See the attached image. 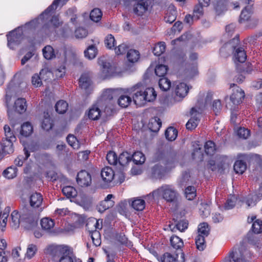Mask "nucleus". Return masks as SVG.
I'll list each match as a JSON object with an SVG mask.
<instances>
[{"instance_id":"nucleus-1","label":"nucleus","mask_w":262,"mask_h":262,"mask_svg":"<svg viewBox=\"0 0 262 262\" xmlns=\"http://www.w3.org/2000/svg\"><path fill=\"white\" fill-rule=\"evenodd\" d=\"M11 226L14 229L19 227L20 222H26L30 225V227L37 224V218L34 215L33 211L28 207H25L20 211V213L16 210L11 213Z\"/></svg>"},{"instance_id":"nucleus-2","label":"nucleus","mask_w":262,"mask_h":262,"mask_svg":"<svg viewBox=\"0 0 262 262\" xmlns=\"http://www.w3.org/2000/svg\"><path fill=\"white\" fill-rule=\"evenodd\" d=\"M238 36L236 35L229 42H227L220 49V53L222 56H225L224 54L225 52H227L228 54L234 51V57L235 60L239 62H244L247 59V55L245 50L239 46Z\"/></svg>"},{"instance_id":"nucleus-3","label":"nucleus","mask_w":262,"mask_h":262,"mask_svg":"<svg viewBox=\"0 0 262 262\" xmlns=\"http://www.w3.org/2000/svg\"><path fill=\"white\" fill-rule=\"evenodd\" d=\"M161 194L163 198L168 202L175 203L177 201L178 193L174 187L169 185H164L158 189L154 190L152 193L148 195V197L154 199Z\"/></svg>"},{"instance_id":"nucleus-4","label":"nucleus","mask_w":262,"mask_h":262,"mask_svg":"<svg viewBox=\"0 0 262 262\" xmlns=\"http://www.w3.org/2000/svg\"><path fill=\"white\" fill-rule=\"evenodd\" d=\"M68 1V0H54L52 4L49 6L38 18L26 23L25 25L26 27L30 28H35L37 26V24L45 23L49 18L51 11L56 9L59 3H61L63 5Z\"/></svg>"},{"instance_id":"nucleus-5","label":"nucleus","mask_w":262,"mask_h":262,"mask_svg":"<svg viewBox=\"0 0 262 262\" xmlns=\"http://www.w3.org/2000/svg\"><path fill=\"white\" fill-rule=\"evenodd\" d=\"M124 93L132 95L133 101L137 106H141L146 102L142 84L140 83L125 89Z\"/></svg>"},{"instance_id":"nucleus-6","label":"nucleus","mask_w":262,"mask_h":262,"mask_svg":"<svg viewBox=\"0 0 262 262\" xmlns=\"http://www.w3.org/2000/svg\"><path fill=\"white\" fill-rule=\"evenodd\" d=\"M53 254L60 257L59 262H74V255L71 248L65 245L56 246L52 248Z\"/></svg>"},{"instance_id":"nucleus-7","label":"nucleus","mask_w":262,"mask_h":262,"mask_svg":"<svg viewBox=\"0 0 262 262\" xmlns=\"http://www.w3.org/2000/svg\"><path fill=\"white\" fill-rule=\"evenodd\" d=\"M198 55L196 53H192L190 54L189 61L186 63L184 71V76L185 78H192L198 74Z\"/></svg>"},{"instance_id":"nucleus-8","label":"nucleus","mask_w":262,"mask_h":262,"mask_svg":"<svg viewBox=\"0 0 262 262\" xmlns=\"http://www.w3.org/2000/svg\"><path fill=\"white\" fill-rule=\"evenodd\" d=\"M250 257V253L247 250L244 252L242 249H234L229 253L228 257H226L224 262H244L247 258Z\"/></svg>"},{"instance_id":"nucleus-9","label":"nucleus","mask_w":262,"mask_h":262,"mask_svg":"<svg viewBox=\"0 0 262 262\" xmlns=\"http://www.w3.org/2000/svg\"><path fill=\"white\" fill-rule=\"evenodd\" d=\"M120 90L118 89H108L104 91L100 98L97 100L98 105H103L106 108L111 103L113 99L117 97Z\"/></svg>"},{"instance_id":"nucleus-10","label":"nucleus","mask_w":262,"mask_h":262,"mask_svg":"<svg viewBox=\"0 0 262 262\" xmlns=\"http://www.w3.org/2000/svg\"><path fill=\"white\" fill-rule=\"evenodd\" d=\"M126 3L133 4V11L138 15H142L151 4V0H126Z\"/></svg>"},{"instance_id":"nucleus-11","label":"nucleus","mask_w":262,"mask_h":262,"mask_svg":"<svg viewBox=\"0 0 262 262\" xmlns=\"http://www.w3.org/2000/svg\"><path fill=\"white\" fill-rule=\"evenodd\" d=\"M4 130L5 137L3 139V141L7 144L6 151L8 154H10L14 151L13 143L15 142L16 138L9 125H5Z\"/></svg>"},{"instance_id":"nucleus-12","label":"nucleus","mask_w":262,"mask_h":262,"mask_svg":"<svg viewBox=\"0 0 262 262\" xmlns=\"http://www.w3.org/2000/svg\"><path fill=\"white\" fill-rule=\"evenodd\" d=\"M98 63L100 67V75L102 78L105 79L112 75L113 67L104 57L98 58Z\"/></svg>"},{"instance_id":"nucleus-13","label":"nucleus","mask_w":262,"mask_h":262,"mask_svg":"<svg viewBox=\"0 0 262 262\" xmlns=\"http://www.w3.org/2000/svg\"><path fill=\"white\" fill-rule=\"evenodd\" d=\"M165 165V167H163L159 164H156L155 166H154L151 168V175L152 177L156 179H161L165 176V173L167 171L169 170L170 168L175 166L174 161H172L171 162H170V166L168 165V162H167Z\"/></svg>"},{"instance_id":"nucleus-14","label":"nucleus","mask_w":262,"mask_h":262,"mask_svg":"<svg viewBox=\"0 0 262 262\" xmlns=\"http://www.w3.org/2000/svg\"><path fill=\"white\" fill-rule=\"evenodd\" d=\"M65 73V67L62 66L59 68L55 69L53 72L47 70H42L40 71V75L42 79H45V81H47L49 79L51 80V76H55V79L61 78L64 75Z\"/></svg>"},{"instance_id":"nucleus-15","label":"nucleus","mask_w":262,"mask_h":262,"mask_svg":"<svg viewBox=\"0 0 262 262\" xmlns=\"http://www.w3.org/2000/svg\"><path fill=\"white\" fill-rule=\"evenodd\" d=\"M22 31L19 29H15L7 35L8 46L10 49H13L15 45L19 43L22 39Z\"/></svg>"},{"instance_id":"nucleus-16","label":"nucleus","mask_w":262,"mask_h":262,"mask_svg":"<svg viewBox=\"0 0 262 262\" xmlns=\"http://www.w3.org/2000/svg\"><path fill=\"white\" fill-rule=\"evenodd\" d=\"M235 87L230 98L231 102L235 105L240 104L245 97L244 91L234 83L231 84L230 88Z\"/></svg>"},{"instance_id":"nucleus-17","label":"nucleus","mask_w":262,"mask_h":262,"mask_svg":"<svg viewBox=\"0 0 262 262\" xmlns=\"http://www.w3.org/2000/svg\"><path fill=\"white\" fill-rule=\"evenodd\" d=\"M158 259L160 262H184L185 257L184 253L180 251L176 254V257L169 253L166 252Z\"/></svg>"},{"instance_id":"nucleus-18","label":"nucleus","mask_w":262,"mask_h":262,"mask_svg":"<svg viewBox=\"0 0 262 262\" xmlns=\"http://www.w3.org/2000/svg\"><path fill=\"white\" fill-rule=\"evenodd\" d=\"M79 86L83 89L86 93H90L93 89L91 77L89 73H84L81 75L79 80Z\"/></svg>"},{"instance_id":"nucleus-19","label":"nucleus","mask_w":262,"mask_h":262,"mask_svg":"<svg viewBox=\"0 0 262 262\" xmlns=\"http://www.w3.org/2000/svg\"><path fill=\"white\" fill-rule=\"evenodd\" d=\"M76 181L81 187H88L92 183L91 176L86 170H81L77 175Z\"/></svg>"},{"instance_id":"nucleus-20","label":"nucleus","mask_w":262,"mask_h":262,"mask_svg":"<svg viewBox=\"0 0 262 262\" xmlns=\"http://www.w3.org/2000/svg\"><path fill=\"white\" fill-rule=\"evenodd\" d=\"M191 118L188 120L186 124L187 129L192 130L194 129L198 125L200 122V114L198 112L195 107L191 108L190 111Z\"/></svg>"},{"instance_id":"nucleus-21","label":"nucleus","mask_w":262,"mask_h":262,"mask_svg":"<svg viewBox=\"0 0 262 262\" xmlns=\"http://www.w3.org/2000/svg\"><path fill=\"white\" fill-rule=\"evenodd\" d=\"M244 1L245 4H247L248 5L242 11L239 17V22L241 23L248 20L252 12V4H251V3L253 0H244Z\"/></svg>"},{"instance_id":"nucleus-22","label":"nucleus","mask_w":262,"mask_h":262,"mask_svg":"<svg viewBox=\"0 0 262 262\" xmlns=\"http://www.w3.org/2000/svg\"><path fill=\"white\" fill-rule=\"evenodd\" d=\"M105 107L103 105L100 106L98 104V101L97 103L93 105L89 110L88 113V116L90 119L96 120H98L101 114V110L105 109Z\"/></svg>"},{"instance_id":"nucleus-23","label":"nucleus","mask_w":262,"mask_h":262,"mask_svg":"<svg viewBox=\"0 0 262 262\" xmlns=\"http://www.w3.org/2000/svg\"><path fill=\"white\" fill-rule=\"evenodd\" d=\"M177 11L173 5H170L165 13L164 20L167 23L171 24L175 21L177 18Z\"/></svg>"},{"instance_id":"nucleus-24","label":"nucleus","mask_w":262,"mask_h":262,"mask_svg":"<svg viewBox=\"0 0 262 262\" xmlns=\"http://www.w3.org/2000/svg\"><path fill=\"white\" fill-rule=\"evenodd\" d=\"M114 176V171L109 167H105L101 170V177L104 182L110 183L113 180Z\"/></svg>"},{"instance_id":"nucleus-25","label":"nucleus","mask_w":262,"mask_h":262,"mask_svg":"<svg viewBox=\"0 0 262 262\" xmlns=\"http://www.w3.org/2000/svg\"><path fill=\"white\" fill-rule=\"evenodd\" d=\"M189 88L184 82H180L177 84L175 88V93L177 96L184 98L187 94Z\"/></svg>"},{"instance_id":"nucleus-26","label":"nucleus","mask_w":262,"mask_h":262,"mask_svg":"<svg viewBox=\"0 0 262 262\" xmlns=\"http://www.w3.org/2000/svg\"><path fill=\"white\" fill-rule=\"evenodd\" d=\"M42 200L43 198L40 193H34L30 198V205L33 208H38L41 205Z\"/></svg>"},{"instance_id":"nucleus-27","label":"nucleus","mask_w":262,"mask_h":262,"mask_svg":"<svg viewBox=\"0 0 262 262\" xmlns=\"http://www.w3.org/2000/svg\"><path fill=\"white\" fill-rule=\"evenodd\" d=\"M15 111L19 114H22L27 110V102L25 98H19L16 100L14 103Z\"/></svg>"},{"instance_id":"nucleus-28","label":"nucleus","mask_w":262,"mask_h":262,"mask_svg":"<svg viewBox=\"0 0 262 262\" xmlns=\"http://www.w3.org/2000/svg\"><path fill=\"white\" fill-rule=\"evenodd\" d=\"M125 89L123 91L125 92ZM123 93L124 94L121 95L119 96L118 99V103L122 107H126L132 102V99L127 95L128 94L124 93V92Z\"/></svg>"},{"instance_id":"nucleus-29","label":"nucleus","mask_w":262,"mask_h":262,"mask_svg":"<svg viewBox=\"0 0 262 262\" xmlns=\"http://www.w3.org/2000/svg\"><path fill=\"white\" fill-rule=\"evenodd\" d=\"M53 125V121L51 120L49 113L44 112L43 119L41 122L42 128L48 131L52 128Z\"/></svg>"},{"instance_id":"nucleus-30","label":"nucleus","mask_w":262,"mask_h":262,"mask_svg":"<svg viewBox=\"0 0 262 262\" xmlns=\"http://www.w3.org/2000/svg\"><path fill=\"white\" fill-rule=\"evenodd\" d=\"M33 132V127L29 122L24 123L21 126V130L20 132V136L27 137L29 136ZM21 140V137L20 138Z\"/></svg>"},{"instance_id":"nucleus-31","label":"nucleus","mask_w":262,"mask_h":262,"mask_svg":"<svg viewBox=\"0 0 262 262\" xmlns=\"http://www.w3.org/2000/svg\"><path fill=\"white\" fill-rule=\"evenodd\" d=\"M199 142V141H196L193 144L194 149L192 153V157L194 159H198L202 161L203 160V154L202 151V147L198 144Z\"/></svg>"},{"instance_id":"nucleus-32","label":"nucleus","mask_w":262,"mask_h":262,"mask_svg":"<svg viewBox=\"0 0 262 262\" xmlns=\"http://www.w3.org/2000/svg\"><path fill=\"white\" fill-rule=\"evenodd\" d=\"M132 161L131 154L128 152H123L121 153L119 158L118 163L122 166H126L129 162Z\"/></svg>"},{"instance_id":"nucleus-33","label":"nucleus","mask_w":262,"mask_h":262,"mask_svg":"<svg viewBox=\"0 0 262 262\" xmlns=\"http://www.w3.org/2000/svg\"><path fill=\"white\" fill-rule=\"evenodd\" d=\"M162 125V122L158 118L151 119L148 124V127L152 132H158Z\"/></svg>"},{"instance_id":"nucleus-34","label":"nucleus","mask_w":262,"mask_h":262,"mask_svg":"<svg viewBox=\"0 0 262 262\" xmlns=\"http://www.w3.org/2000/svg\"><path fill=\"white\" fill-rule=\"evenodd\" d=\"M132 161L137 165H141L144 163L145 157L144 155L140 151H136L131 155Z\"/></svg>"},{"instance_id":"nucleus-35","label":"nucleus","mask_w":262,"mask_h":262,"mask_svg":"<svg viewBox=\"0 0 262 262\" xmlns=\"http://www.w3.org/2000/svg\"><path fill=\"white\" fill-rule=\"evenodd\" d=\"M144 93L146 102H151L155 100L157 97V93L152 88H148L144 90Z\"/></svg>"},{"instance_id":"nucleus-36","label":"nucleus","mask_w":262,"mask_h":262,"mask_svg":"<svg viewBox=\"0 0 262 262\" xmlns=\"http://www.w3.org/2000/svg\"><path fill=\"white\" fill-rule=\"evenodd\" d=\"M247 164L243 160H237L234 164V170L237 173L242 174L246 170Z\"/></svg>"},{"instance_id":"nucleus-37","label":"nucleus","mask_w":262,"mask_h":262,"mask_svg":"<svg viewBox=\"0 0 262 262\" xmlns=\"http://www.w3.org/2000/svg\"><path fill=\"white\" fill-rule=\"evenodd\" d=\"M126 57L129 62L135 63L139 59L140 54L138 51L130 49L127 51Z\"/></svg>"},{"instance_id":"nucleus-38","label":"nucleus","mask_w":262,"mask_h":262,"mask_svg":"<svg viewBox=\"0 0 262 262\" xmlns=\"http://www.w3.org/2000/svg\"><path fill=\"white\" fill-rule=\"evenodd\" d=\"M42 228L46 231H50L54 226L55 223L53 220L48 217L42 219L40 221Z\"/></svg>"},{"instance_id":"nucleus-39","label":"nucleus","mask_w":262,"mask_h":262,"mask_svg":"<svg viewBox=\"0 0 262 262\" xmlns=\"http://www.w3.org/2000/svg\"><path fill=\"white\" fill-rule=\"evenodd\" d=\"M62 191L63 194L68 198H74L77 195V192L75 188L70 186L64 187L62 189Z\"/></svg>"},{"instance_id":"nucleus-40","label":"nucleus","mask_w":262,"mask_h":262,"mask_svg":"<svg viewBox=\"0 0 262 262\" xmlns=\"http://www.w3.org/2000/svg\"><path fill=\"white\" fill-rule=\"evenodd\" d=\"M84 53L86 58L89 59H92L96 56L97 54V49L95 45H91L84 51Z\"/></svg>"},{"instance_id":"nucleus-41","label":"nucleus","mask_w":262,"mask_h":262,"mask_svg":"<svg viewBox=\"0 0 262 262\" xmlns=\"http://www.w3.org/2000/svg\"><path fill=\"white\" fill-rule=\"evenodd\" d=\"M214 8L216 12L221 13L226 10V7L228 4L227 0H215L213 2Z\"/></svg>"},{"instance_id":"nucleus-42","label":"nucleus","mask_w":262,"mask_h":262,"mask_svg":"<svg viewBox=\"0 0 262 262\" xmlns=\"http://www.w3.org/2000/svg\"><path fill=\"white\" fill-rule=\"evenodd\" d=\"M17 169L15 167L10 166L3 172L4 176L9 179H13L17 176Z\"/></svg>"},{"instance_id":"nucleus-43","label":"nucleus","mask_w":262,"mask_h":262,"mask_svg":"<svg viewBox=\"0 0 262 262\" xmlns=\"http://www.w3.org/2000/svg\"><path fill=\"white\" fill-rule=\"evenodd\" d=\"M165 135L168 140L173 141L177 137V130L173 127H169L166 130Z\"/></svg>"},{"instance_id":"nucleus-44","label":"nucleus","mask_w":262,"mask_h":262,"mask_svg":"<svg viewBox=\"0 0 262 262\" xmlns=\"http://www.w3.org/2000/svg\"><path fill=\"white\" fill-rule=\"evenodd\" d=\"M159 86L161 90L167 91L171 87V82L168 78L164 77L159 80Z\"/></svg>"},{"instance_id":"nucleus-45","label":"nucleus","mask_w":262,"mask_h":262,"mask_svg":"<svg viewBox=\"0 0 262 262\" xmlns=\"http://www.w3.org/2000/svg\"><path fill=\"white\" fill-rule=\"evenodd\" d=\"M44 57L48 59H51L55 57L54 50L51 46H47L42 49Z\"/></svg>"},{"instance_id":"nucleus-46","label":"nucleus","mask_w":262,"mask_h":262,"mask_svg":"<svg viewBox=\"0 0 262 262\" xmlns=\"http://www.w3.org/2000/svg\"><path fill=\"white\" fill-rule=\"evenodd\" d=\"M170 242L171 246L174 249L179 250L183 246L182 239L177 236H172Z\"/></svg>"},{"instance_id":"nucleus-47","label":"nucleus","mask_w":262,"mask_h":262,"mask_svg":"<svg viewBox=\"0 0 262 262\" xmlns=\"http://www.w3.org/2000/svg\"><path fill=\"white\" fill-rule=\"evenodd\" d=\"M68 107V104L63 100L58 101L55 105L56 111L59 114H64L66 112Z\"/></svg>"},{"instance_id":"nucleus-48","label":"nucleus","mask_w":262,"mask_h":262,"mask_svg":"<svg viewBox=\"0 0 262 262\" xmlns=\"http://www.w3.org/2000/svg\"><path fill=\"white\" fill-rule=\"evenodd\" d=\"M144 200L140 199H136L132 203V207L136 210L142 211L145 208Z\"/></svg>"},{"instance_id":"nucleus-49","label":"nucleus","mask_w":262,"mask_h":262,"mask_svg":"<svg viewBox=\"0 0 262 262\" xmlns=\"http://www.w3.org/2000/svg\"><path fill=\"white\" fill-rule=\"evenodd\" d=\"M205 237L203 235H198L195 239L196 248L200 251H203L206 247L205 241Z\"/></svg>"},{"instance_id":"nucleus-50","label":"nucleus","mask_w":262,"mask_h":262,"mask_svg":"<svg viewBox=\"0 0 262 262\" xmlns=\"http://www.w3.org/2000/svg\"><path fill=\"white\" fill-rule=\"evenodd\" d=\"M209 229L208 225L206 223L200 224L198 226V235H203V237H207L209 234Z\"/></svg>"},{"instance_id":"nucleus-51","label":"nucleus","mask_w":262,"mask_h":262,"mask_svg":"<svg viewBox=\"0 0 262 262\" xmlns=\"http://www.w3.org/2000/svg\"><path fill=\"white\" fill-rule=\"evenodd\" d=\"M166 45L164 42H160L154 48L153 53L156 56H160L165 51Z\"/></svg>"},{"instance_id":"nucleus-52","label":"nucleus","mask_w":262,"mask_h":262,"mask_svg":"<svg viewBox=\"0 0 262 262\" xmlns=\"http://www.w3.org/2000/svg\"><path fill=\"white\" fill-rule=\"evenodd\" d=\"M243 204L246 205V208H248L254 206L256 202L252 194H249L247 196L244 198L242 200Z\"/></svg>"},{"instance_id":"nucleus-53","label":"nucleus","mask_w":262,"mask_h":262,"mask_svg":"<svg viewBox=\"0 0 262 262\" xmlns=\"http://www.w3.org/2000/svg\"><path fill=\"white\" fill-rule=\"evenodd\" d=\"M24 150L25 151V156L23 155L18 156L14 160V164L17 166H21L23 165L25 160H27L30 156V154L28 150H26V147H25Z\"/></svg>"},{"instance_id":"nucleus-54","label":"nucleus","mask_w":262,"mask_h":262,"mask_svg":"<svg viewBox=\"0 0 262 262\" xmlns=\"http://www.w3.org/2000/svg\"><path fill=\"white\" fill-rule=\"evenodd\" d=\"M205 151L208 155H213L215 151V144L211 141L206 142L204 145Z\"/></svg>"},{"instance_id":"nucleus-55","label":"nucleus","mask_w":262,"mask_h":262,"mask_svg":"<svg viewBox=\"0 0 262 262\" xmlns=\"http://www.w3.org/2000/svg\"><path fill=\"white\" fill-rule=\"evenodd\" d=\"M168 68L166 66L163 64H159L156 66L155 72L157 76L164 77L167 73Z\"/></svg>"},{"instance_id":"nucleus-56","label":"nucleus","mask_w":262,"mask_h":262,"mask_svg":"<svg viewBox=\"0 0 262 262\" xmlns=\"http://www.w3.org/2000/svg\"><path fill=\"white\" fill-rule=\"evenodd\" d=\"M102 15L101 10L98 8H95L91 11L90 17L93 21L98 22L101 19Z\"/></svg>"},{"instance_id":"nucleus-57","label":"nucleus","mask_w":262,"mask_h":262,"mask_svg":"<svg viewBox=\"0 0 262 262\" xmlns=\"http://www.w3.org/2000/svg\"><path fill=\"white\" fill-rule=\"evenodd\" d=\"M89 233L91 235L93 244L96 247L100 246L101 244V238L99 232L95 230Z\"/></svg>"},{"instance_id":"nucleus-58","label":"nucleus","mask_w":262,"mask_h":262,"mask_svg":"<svg viewBox=\"0 0 262 262\" xmlns=\"http://www.w3.org/2000/svg\"><path fill=\"white\" fill-rule=\"evenodd\" d=\"M114 204V202H106V201L103 200L100 202L99 205L97 206V208L99 212H103L105 210L113 207Z\"/></svg>"},{"instance_id":"nucleus-59","label":"nucleus","mask_w":262,"mask_h":262,"mask_svg":"<svg viewBox=\"0 0 262 262\" xmlns=\"http://www.w3.org/2000/svg\"><path fill=\"white\" fill-rule=\"evenodd\" d=\"M106 160L111 165H116L118 162V158L116 154L112 151H109L106 155Z\"/></svg>"},{"instance_id":"nucleus-60","label":"nucleus","mask_w":262,"mask_h":262,"mask_svg":"<svg viewBox=\"0 0 262 262\" xmlns=\"http://www.w3.org/2000/svg\"><path fill=\"white\" fill-rule=\"evenodd\" d=\"M116 239L121 244L129 246L131 245V242L128 241L125 234L122 233H117L115 236Z\"/></svg>"},{"instance_id":"nucleus-61","label":"nucleus","mask_w":262,"mask_h":262,"mask_svg":"<svg viewBox=\"0 0 262 262\" xmlns=\"http://www.w3.org/2000/svg\"><path fill=\"white\" fill-rule=\"evenodd\" d=\"M116 40L114 36L112 34H108L105 38L104 43L105 46L110 49H113L115 45Z\"/></svg>"},{"instance_id":"nucleus-62","label":"nucleus","mask_w":262,"mask_h":262,"mask_svg":"<svg viewBox=\"0 0 262 262\" xmlns=\"http://www.w3.org/2000/svg\"><path fill=\"white\" fill-rule=\"evenodd\" d=\"M185 194L188 200H193L196 196L195 188L193 186H188L185 189Z\"/></svg>"},{"instance_id":"nucleus-63","label":"nucleus","mask_w":262,"mask_h":262,"mask_svg":"<svg viewBox=\"0 0 262 262\" xmlns=\"http://www.w3.org/2000/svg\"><path fill=\"white\" fill-rule=\"evenodd\" d=\"M210 213V206L207 204H201L200 214L204 217H207Z\"/></svg>"},{"instance_id":"nucleus-64","label":"nucleus","mask_w":262,"mask_h":262,"mask_svg":"<svg viewBox=\"0 0 262 262\" xmlns=\"http://www.w3.org/2000/svg\"><path fill=\"white\" fill-rule=\"evenodd\" d=\"M252 228L255 233H261L262 232V221L259 220H256L253 222Z\"/></svg>"}]
</instances>
